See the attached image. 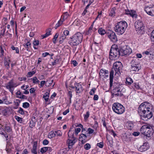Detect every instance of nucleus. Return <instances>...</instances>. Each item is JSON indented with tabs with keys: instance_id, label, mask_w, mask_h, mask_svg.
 <instances>
[{
	"instance_id": "f257e3e1",
	"label": "nucleus",
	"mask_w": 154,
	"mask_h": 154,
	"mask_svg": "<svg viewBox=\"0 0 154 154\" xmlns=\"http://www.w3.org/2000/svg\"><path fill=\"white\" fill-rule=\"evenodd\" d=\"M153 107L151 104L145 102L140 105L138 112L141 119L146 121L151 119L153 116Z\"/></svg>"
},
{
	"instance_id": "f03ea898",
	"label": "nucleus",
	"mask_w": 154,
	"mask_h": 154,
	"mask_svg": "<svg viewBox=\"0 0 154 154\" xmlns=\"http://www.w3.org/2000/svg\"><path fill=\"white\" fill-rule=\"evenodd\" d=\"M70 41L68 43L71 46H76L80 43L82 41L83 35L82 34L78 32L70 38Z\"/></svg>"
},
{
	"instance_id": "7ed1b4c3",
	"label": "nucleus",
	"mask_w": 154,
	"mask_h": 154,
	"mask_svg": "<svg viewBox=\"0 0 154 154\" xmlns=\"http://www.w3.org/2000/svg\"><path fill=\"white\" fill-rule=\"evenodd\" d=\"M131 52V49L126 45L123 47L122 45L119 46V48H118L117 45H116V54L118 53L119 56H123L129 55Z\"/></svg>"
},
{
	"instance_id": "20e7f679",
	"label": "nucleus",
	"mask_w": 154,
	"mask_h": 154,
	"mask_svg": "<svg viewBox=\"0 0 154 154\" xmlns=\"http://www.w3.org/2000/svg\"><path fill=\"white\" fill-rule=\"evenodd\" d=\"M127 27V24L125 21H122L117 23L116 25V32L119 35L122 34Z\"/></svg>"
},
{
	"instance_id": "39448f33",
	"label": "nucleus",
	"mask_w": 154,
	"mask_h": 154,
	"mask_svg": "<svg viewBox=\"0 0 154 154\" xmlns=\"http://www.w3.org/2000/svg\"><path fill=\"white\" fill-rule=\"evenodd\" d=\"M152 128L151 125H144L140 129V131L142 134L146 137H149L152 134Z\"/></svg>"
},
{
	"instance_id": "423d86ee",
	"label": "nucleus",
	"mask_w": 154,
	"mask_h": 154,
	"mask_svg": "<svg viewBox=\"0 0 154 154\" xmlns=\"http://www.w3.org/2000/svg\"><path fill=\"white\" fill-rule=\"evenodd\" d=\"M70 128L68 133L69 139L67 140V143L69 149H71L72 146L75 143V138L74 136V131H73Z\"/></svg>"
},
{
	"instance_id": "0eeeda50",
	"label": "nucleus",
	"mask_w": 154,
	"mask_h": 154,
	"mask_svg": "<svg viewBox=\"0 0 154 154\" xmlns=\"http://www.w3.org/2000/svg\"><path fill=\"white\" fill-rule=\"evenodd\" d=\"M136 30L138 33H140L143 29L144 26L142 21L138 20L134 23Z\"/></svg>"
},
{
	"instance_id": "6e6552de",
	"label": "nucleus",
	"mask_w": 154,
	"mask_h": 154,
	"mask_svg": "<svg viewBox=\"0 0 154 154\" xmlns=\"http://www.w3.org/2000/svg\"><path fill=\"white\" fill-rule=\"evenodd\" d=\"M144 10L148 15L152 16H154V5H153L145 6Z\"/></svg>"
},
{
	"instance_id": "1a4fd4ad",
	"label": "nucleus",
	"mask_w": 154,
	"mask_h": 154,
	"mask_svg": "<svg viewBox=\"0 0 154 154\" xmlns=\"http://www.w3.org/2000/svg\"><path fill=\"white\" fill-rule=\"evenodd\" d=\"M116 45H113L111 48L110 52L109 58L111 60H115L116 58Z\"/></svg>"
},
{
	"instance_id": "9d476101",
	"label": "nucleus",
	"mask_w": 154,
	"mask_h": 154,
	"mask_svg": "<svg viewBox=\"0 0 154 154\" xmlns=\"http://www.w3.org/2000/svg\"><path fill=\"white\" fill-rule=\"evenodd\" d=\"M116 62H114L113 64V67L112 68L111 71L110 72L109 76L110 80V88H111L112 86V83L113 81V78L114 75V71L116 70Z\"/></svg>"
},
{
	"instance_id": "9b49d317",
	"label": "nucleus",
	"mask_w": 154,
	"mask_h": 154,
	"mask_svg": "<svg viewBox=\"0 0 154 154\" xmlns=\"http://www.w3.org/2000/svg\"><path fill=\"white\" fill-rule=\"evenodd\" d=\"M124 111L123 106L119 103H116V113L121 114L123 113Z\"/></svg>"
},
{
	"instance_id": "f8f14e48",
	"label": "nucleus",
	"mask_w": 154,
	"mask_h": 154,
	"mask_svg": "<svg viewBox=\"0 0 154 154\" xmlns=\"http://www.w3.org/2000/svg\"><path fill=\"white\" fill-rule=\"evenodd\" d=\"M123 89L122 85L121 84L120 85L119 83L116 84V95L121 97L123 95V93L122 91Z\"/></svg>"
},
{
	"instance_id": "ddd939ff",
	"label": "nucleus",
	"mask_w": 154,
	"mask_h": 154,
	"mask_svg": "<svg viewBox=\"0 0 154 154\" xmlns=\"http://www.w3.org/2000/svg\"><path fill=\"white\" fill-rule=\"evenodd\" d=\"M14 83L12 81L9 82L6 86V88L8 89L12 94L14 90V87H15Z\"/></svg>"
},
{
	"instance_id": "4468645a",
	"label": "nucleus",
	"mask_w": 154,
	"mask_h": 154,
	"mask_svg": "<svg viewBox=\"0 0 154 154\" xmlns=\"http://www.w3.org/2000/svg\"><path fill=\"white\" fill-rule=\"evenodd\" d=\"M122 63L119 61L116 62V75L118 74L119 76L120 74V70L122 69Z\"/></svg>"
},
{
	"instance_id": "2eb2a0df",
	"label": "nucleus",
	"mask_w": 154,
	"mask_h": 154,
	"mask_svg": "<svg viewBox=\"0 0 154 154\" xmlns=\"http://www.w3.org/2000/svg\"><path fill=\"white\" fill-rule=\"evenodd\" d=\"M149 147L148 146V143L145 142L143 143V145L140 146V147L139 148L138 150L141 152H143L149 149Z\"/></svg>"
},
{
	"instance_id": "dca6fc26",
	"label": "nucleus",
	"mask_w": 154,
	"mask_h": 154,
	"mask_svg": "<svg viewBox=\"0 0 154 154\" xmlns=\"http://www.w3.org/2000/svg\"><path fill=\"white\" fill-rule=\"evenodd\" d=\"M75 85L76 93H80L83 91V89L81 84L78 83H76L75 84Z\"/></svg>"
},
{
	"instance_id": "f3484780",
	"label": "nucleus",
	"mask_w": 154,
	"mask_h": 154,
	"mask_svg": "<svg viewBox=\"0 0 154 154\" xmlns=\"http://www.w3.org/2000/svg\"><path fill=\"white\" fill-rule=\"evenodd\" d=\"M125 13L127 14H129L133 18H137V15L135 11L134 10H129L128 9L125 10Z\"/></svg>"
},
{
	"instance_id": "a211bd4d",
	"label": "nucleus",
	"mask_w": 154,
	"mask_h": 154,
	"mask_svg": "<svg viewBox=\"0 0 154 154\" xmlns=\"http://www.w3.org/2000/svg\"><path fill=\"white\" fill-rule=\"evenodd\" d=\"M108 37L111 40L114 42L115 41L116 35L115 33L114 32L110 30L108 32Z\"/></svg>"
},
{
	"instance_id": "6ab92c4d",
	"label": "nucleus",
	"mask_w": 154,
	"mask_h": 154,
	"mask_svg": "<svg viewBox=\"0 0 154 154\" xmlns=\"http://www.w3.org/2000/svg\"><path fill=\"white\" fill-rule=\"evenodd\" d=\"M37 141H34L33 143V145L32 149L31 150V152L34 154H37Z\"/></svg>"
},
{
	"instance_id": "aec40b11",
	"label": "nucleus",
	"mask_w": 154,
	"mask_h": 154,
	"mask_svg": "<svg viewBox=\"0 0 154 154\" xmlns=\"http://www.w3.org/2000/svg\"><path fill=\"white\" fill-rule=\"evenodd\" d=\"M87 136L86 134L84 133H82L80 135L79 140L81 141L82 144H84L86 142V140L87 139Z\"/></svg>"
},
{
	"instance_id": "412c9836",
	"label": "nucleus",
	"mask_w": 154,
	"mask_h": 154,
	"mask_svg": "<svg viewBox=\"0 0 154 154\" xmlns=\"http://www.w3.org/2000/svg\"><path fill=\"white\" fill-rule=\"evenodd\" d=\"M152 49L151 48L148 49L145 51L143 52L142 53V54L143 55H147L149 57L153 55L152 51H151Z\"/></svg>"
},
{
	"instance_id": "4be33fe9",
	"label": "nucleus",
	"mask_w": 154,
	"mask_h": 154,
	"mask_svg": "<svg viewBox=\"0 0 154 154\" xmlns=\"http://www.w3.org/2000/svg\"><path fill=\"white\" fill-rule=\"evenodd\" d=\"M51 28H48L47 30L46 33L42 35V38H45L47 37L50 35L51 34Z\"/></svg>"
},
{
	"instance_id": "5701e85b",
	"label": "nucleus",
	"mask_w": 154,
	"mask_h": 154,
	"mask_svg": "<svg viewBox=\"0 0 154 154\" xmlns=\"http://www.w3.org/2000/svg\"><path fill=\"white\" fill-rule=\"evenodd\" d=\"M23 46L26 49L27 51H30L29 48L31 47V44L28 41L26 44H23Z\"/></svg>"
},
{
	"instance_id": "b1692460",
	"label": "nucleus",
	"mask_w": 154,
	"mask_h": 154,
	"mask_svg": "<svg viewBox=\"0 0 154 154\" xmlns=\"http://www.w3.org/2000/svg\"><path fill=\"white\" fill-rule=\"evenodd\" d=\"M33 48L35 49H37L38 48L39 41L37 40H35L33 42Z\"/></svg>"
},
{
	"instance_id": "393cba45",
	"label": "nucleus",
	"mask_w": 154,
	"mask_h": 154,
	"mask_svg": "<svg viewBox=\"0 0 154 154\" xmlns=\"http://www.w3.org/2000/svg\"><path fill=\"white\" fill-rule=\"evenodd\" d=\"M50 93L48 92H46L43 96L42 97L44 98L45 101H48Z\"/></svg>"
},
{
	"instance_id": "a878e982",
	"label": "nucleus",
	"mask_w": 154,
	"mask_h": 154,
	"mask_svg": "<svg viewBox=\"0 0 154 154\" xmlns=\"http://www.w3.org/2000/svg\"><path fill=\"white\" fill-rule=\"evenodd\" d=\"M111 98L110 100V102H111L112 103L113 102V100H114L113 99V98L116 95V94H115V93L116 92V89H113L111 91Z\"/></svg>"
},
{
	"instance_id": "bb28decb",
	"label": "nucleus",
	"mask_w": 154,
	"mask_h": 154,
	"mask_svg": "<svg viewBox=\"0 0 154 154\" xmlns=\"http://www.w3.org/2000/svg\"><path fill=\"white\" fill-rule=\"evenodd\" d=\"M133 81L132 79L130 77H127L126 79V84L127 85H130Z\"/></svg>"
},
{
	"instance_id": "cd10ccee",
	"label": "nucleus",
	"mask_w": 154,
	"mask_h": 154,
	"mask_svg": "<svg viewBox=\"0 0 154 154\" xmlns=\"http://www.w3.org/2000/svg\"><path fill=\"white\" fill-rule=\"evenodd\" d=\"M55 136L56 134L53 131H50L48 134V137L50 139H51L54 137Z\"/></svg>"
},
{
	"instance_id": "c85d7f7f",
	"label": "nucleus",
	"mask_w": 154,
	"mask_h": 154,
	"mask_svg": "<svg viewBox=\"0 0 154 154\" xmlns=\"http://www.w3.org/2000/svg\"><path fill=\"white\" fill-rule=\"evenodd\" d=\"M98 32L100 34L102 35H104L106 33L105 30L102 28H100L99 29Z\"/></svg>"
},
{
	"instance_id": "c756f323",
	"label": "nucleus",
	"mask_w": 154,
	"mask_h": 154,
	"mask_svg": "<svg viewBox=\"0 0 154 154\" xmlns=\"http://www.w3.org/2000/svg\"><path fill=\"white\" fill-rule=\"evenodd\" d=\"M116 8L114 7L112 9L109 14V15L111 17H114L115 16V11Z\"/></svg>"
},
{
	"instance_id": "7c9ffc66",
	"label": "nucleus",
	"mask_w": 154,
	"mask_h": 154,
	"mask_svg": "<svg viewBox=\"0 0 154 154\" xmlns=\"http://www.w3.org/2000/svg\"><path fill=\"white\" fill-rule=\"evenodd\" d=\"M66 37L65 35H62L59 38V43L60 44H62L64 40L66 39Z\"/></svg>"
},
{
	"instance_id": "2f4dec72",
	"label": "nucleus",
	"mask_w": 154,
	"mask_h": 154,
	"mask_svg": "<svg viewBox=\"0 0 154 154\" xmlns=\"http://www.w3.org/2000/svg\"><path fill=\"white\" fill-rule=\"evenodd\" d=\"M140 69V65H137V66H136L134 67L133 66V67H131L132 70L135 71H138Z\"/></svg>"
},
{
	"instance_id": "473e14b6",
	"label": "nucleus",
	"mask_w": 154,
	"mask_h": 154,
	"mask_svg": "<svg viewBox=\"0 0 154 154\" xmlns=\"http://www.w3.org/2000/svg\"><path fill=\"white\" fill-rule=\"evenodd\" d=\"M36 121L33 120V119H32L31 121L29 122V127L31 128H32L34 127L35 125V123Z\"/></svg>"
},
{
	"instance_id": "72a5a7b5",
	"label": "nucleus",
	"mask_w": 154,
	"mask_h": 154,
	"mask_svg": "<svg viewBox=\"0 0 154 154\" xmlns=\"http://www.w3.org/2000/svg\"><path fill=\"white\" fill-rule=\"evenodd\" d=\"M51 148L50 147H45L43 148H42L41 149L40 152H41L42 153H45L46 152L47 150L48 149H50Z\"/></svg>"
},
{
	"instance_id": "f704fd0d",
	"label": "nucleus",
	"mask_w": 154,
	"mask_h": 154,
	"mask_svg": "<svg viewBox=\"0 0 154 154\" xmlns=\"http://www.w3.org/2000/svg\"><path fill=\"white\" fill-rule=\"evenodd\" d=\"M31 79L32 80L33 83L34 84H37L39 82V81L36 76H34L33 78H31Z\"/></svg>"
},
{
	"instance_id": "c9c22d12",
	"label": "nucleus",
	"mask_w": 154,
	"mask_h": 154,
	"mask_svg": "<svg viewBox=\"0 0 154 154\" xmlns=\"http://www.w3.org/2000/svg\"><path fill=\"white\" fill-rule=\"evenodd\" d=\"M54 82V80H52L51 81L48 80L46 82V86L47 87H49L51 86Z\"/></svg>"
},
{
	"instance_id": "e433bc0d",
	"label": "nucleus",
	"mask_w": 154,
	"mask_h": 154,
	"mask_svg": "<svg viewBox=\"0 0 154 154\" xmlns=\"http://www.w3.org/2000/svg\"><path fill=\"white\" fill-rule=\"evenodd\" d=\"M35 73V71H32L31 72H28L27 75V77H30L32 76Z\"/></svg>"
},
{
	"instance_id": "4c0bfd02",
	"label": "nucleus",
	"mask_w": 154,
	"mask_h": 154,
	"mask_svg": "<svg viewBox=\"0 0 154 154\" xmlns=\"http://www.w3.org/2000/svg\"><path fill=\"white\" fill-rule=\"evenodd\" d=\"M59 35V34L56 33L54 36L53 38V42L54 44H55L56 43V39L57 38Z\"/></svg>"
},
{
	"instance_id": "58836bf2",
	"label": "nucleus",
	"mask_w": 154,
	"mask_h": 154,
	"mask_svg": "<svg viewBox=\"0 0 154 154\" xmlns=\"http://www.w3.org/2000/svg\"><path fill=\"white\" fill-rule=\"evenodd\" d=\"M84 147L85 150H88L91 148V146L89 143H87L84 145Z\"/></svg>"
},
{
	"instance_id": "ea45409f",
	"label": "nucleus",
	"mask_w": 154,
	"mask_h": 154,
	"mask_svg": "<svg viewBox=\"0 0 154 154\" xmlns=\"http://www.w3.org/2000/svg\"><path fill=\"white\" fill-rule=\"evenodd\" d=\"M15 119L18 122L22 123V119L17 116H14Z\"/></svg>"
},
{
	"instance_id": "a19ab883",
	"label": "nucleus",
	"mask_w": 154,
	"mask_h": 154,
	"mask_svg": "<svg viewBox=\"0 0 154 154\" xmlns=\"http://www.w3.org/2000/svg\"><path fill=\"white\" fill-rule=\"evenodd\" d=\"M5 131L8 132H11L12 131L11 128L9 126H5Z\"/></svg>"
},
{
	"instance_id": "79ce46f5",
	"label": "nucleus",
	"mask_w": 154,
	"mask_h": 154,
	"mask_svg": "<svg viewBox=\"0 0 154 154\" xmlns=\"http://www.w3.org/2000/svg\"><path fill=\"white\" fill-rule=\"evenodd\" d=\"M21 102L20 100L18 99H16L14 101V105L15 106H19L20 103Z\"/></svg>"
},
{
	"instance_id": "37998d69",
	"label": "nucleus",
	"mask_w": 154,
	"mask_h": 154,
	"mask_svg": "<svg viewBox=\"0 0 154 154\" xmlns=\"http://www.w3.org/2000/svg\"><path fill=\"white\" fill-rule=\"evenodd\" d=\"M63 21L60 20L58 21V22L56 24L55 26V28L56 29L57 27L61 25L63 23Z\"/></svg>"
},
{
	"instance_id": "c03bdc74",
	"label": "nucleus",
	"mask_w": 154,
	"mask_h": 154,
	"mask_svg": "<svg viewBox=\"0 0 154 154\" xmlns=\"http://www.w3.org/2000/svg\"><path fill=\"white\" fill-rule=\"evenodd\" d=\"M92 28L93 26L92 25L89 28L88 31L86 32V34L87 35L90 34L92 32Z\"/></svg>"
},
{
	"instance_id": "a18cd8bd",
	"label": "nucleus",
	"mask_w": 154,
	"mask_h": 154,
	"mask_svg": "<svg viewBox=\"0 0 154 154\" xmlns=\"http://www.w3.org/2000/svg\"><path fill=\"white\" fill-rule=\"evenodd\" d=\"M68 15L69 14L67 12H65L62 15L63 20V21L67 18Z\"/></svg>"
},
{
	"instance_id": "49530a36",
	"label": "nucleus",
	"mask_w": 154,
	"mask_h": 154,
	"mask_svg": "<svg viewBox=\"0 0 154 154\" xmlns=\"http://www.w3.org/2000/svg\"><path fill=\"white\" fill-rule=\"evenodd\" d=\"M59 59L58 58L55 59L53 62H52L51 63L52 65L53 66H54L55 65H56L58 64L59 63Z\"/></svg>"
},
{
	"instance_id": "de8ad7c7",
	"label": "nucleus",
	"mask_w": 154,
	"mask_h": 154,
	"mask_svg": "<svg viewBox=\"0 0 154 154\" xmlns=\"http://www.w3.org/2000/svg\"><path fill=\"white\" fill-rule=\"evenodd\" d=\"M131 67H133V66H135L137 65H140L139 64H137L135 61L134 60H132L131 62Z\"/></svg>"
},
{
	"instance_id": "09e8293b",
	"label": "nucleus",
	"mask_w": 154,
	"mask_h": 154,
	"mask_svg": "<svg viewBox=\"0 0 154 154\" xmlns=\"http://www.w3.org/2000/svg\"><path fill=\"white\" fill-rule=\"evenodd\" d=\"M11 48L12 50H15L16 53L18 54L19 53V49L18 48L15 47L14 46H12L11 47Z\"/></svg>"
},
{
	"instance_id": "8fccbe9b",
	"label": "nucleus",
	"mask_w": 154,
	"mask_h": 154,
	"mask_svg": "<svg viewBox=\"0 0 154 154\" xmlns=\"http://www.w3.org/2000/svg\"><path fill=\"white\" fill-rule=\"evenodd\" d=\"M30 104L28 102H25L23 104V107L25 108H27L29 107Z\"/></svg>"
},
{
	"instance_id": "3c124183",
	"label": "nucleus",
	"mask_w": 154,
	"mask_h": 154,
	"mask_svg": "<svg viewBox=\"0 0 154 154\" xmlns=\"http://www.w3.org/2000/svg\"><path fill=\"white\" fill-rule=\"evenodd\" d=\"M17 112L21 115H23L25 114V112L22 108L21 107L19 108V110Z\"/></svg>"
},
{
	"instance_id": "603ef678",
	"label": "nucleus",
	"mask_w": 154,
	"mask_h": 154,
	"mask_svg": "<svg viewBox=\"0 0 154 154\" xmlns=\"http://www.w3.org/2000/svg\"><path fill=\"white\" fill-rule=\"evenodd\" d=\"M90 115L89 112L88 111L86 112L85 114H84V119L85 120H86L88 118Z\"/></svg>"
},
{
	"instance_id": "864d4df0",
	"label": "nucleus",
	"mask_w": 154,
	"mask_h": 154,
	"mask_svg": "<svg viewBox=\"0 0 154 154\" xmlns=\"http://www.w3.org/2000/svg\"><path fill=\"white\" fill-rule=\"evenodd\" d=\"M46 82L45 81H41L40 82V84H39V85H40L39 86V87L40 88H41L45 84L46 85Z\"/></svg>"
},
{
	"instance_id": "5fc2aeb1",
	"label": "nucleus",
	"mask_w": 154,
	"mask_h": 154,
	"mask_svg": "<svg viewBox=\"0 0 154 154\" xmlns=\"http://www.w3.org/2000/svg\"><path fill=\"white\" fill-rule=\"evenodd\" d=\"M5 30V29L4 28L1 30V33H0V36L1 38H2V36L4 35Z\"/></svg>"
},
{
	"instance_id": "6e6d98bb",
	"label": "nucleus",
	"mask_w": 154,
	"mask_h": 154,
	"mask_svg": "<svg viewBox=\"0 0 154 154\" xmlns=\"http://www.w3.org/2000/svg\"><path fill=\"white\" fill-rule=\"evenodd\" d=\"M97 146L100 148H102L103 146V142H100L98 143L97 144Z\"/></svg>"
},
{
	"instance_id": "4d7b16f0",
	"label": "nucleus",
	"mask_w": 154,
	"mask_h": 154,
	"mask_svg": "<svg viewBox=\"0 0 154 154\" xmlns=\"http://www.w3.org/2000/svg\"><path fill=\"white\" fill-rule=\"evenodd\" d=\"M4 64L5 67L7 69H8L9 67L10 63L8 61H5L4 62Z\"/></svg>"
},
{
	"instance_id": "13d9d810",
	"label": "nucleus",
	"mask_w": 154,
	"mask_h": 154,
	"mask_svg": "<svg viewBox=\"0 0 154 154\" xmlns=\"http://www.w3.org/2000/svg\"><path fill=\"white\" fill-rule=\"evenodd\" d=\"M17 97L20 99H26L27 98V97L26 96L23 94H21V96H17Z\"/></svg>"
},
{
	"instance_id": "bf43d9fd",
	"label": "nucleus",
	"mask_w": 154,
	"mask_h": 154,
	"mask_svg": "<svg viewBox=\"0 0 154 154\" xmlns=\"http://www.w3.org/2000/svg\"><path fill=\"white\" fill-rule=\"evenodd\" d=\"M55 133L57 134L58 136H61L62 135V133L61 131L59 130L55 131Z\"/></svg>"
},
{
	"instance_id": "052dcab7",
	"label": "nucleus",
	"mask_w": 154,
	"mask_h": 154,
	"mask_svg": "<svg viewBox=\"0 0 154 154\" xmlns=\"http://www.w3.org/2000/svg\"><path fill=\"white\" fill-rule=\"evenodd\" d=\"M87 131H88V134H92L94 132V130L90 128H88Z\"/></svg>"
},
{
	"instance_id": "680f3d73",
	"label": "nucleus",
	"mask_w": 154,
	"mask_h": 154,
	"mask_svg": "<svg viewBox=\"0 0 154 154\" xmlns=\"http://www.w3.org/2000/svg\"><path fill=\"white\" fill-rule=\"evenodd\" d=\"M98 126V124L97 122L96 121H94V124L93 127V128L95 130H97V127Z\"/></svg>"
},
{
	"instance_id": "e2e57ef3",
	"label": "nucleus",
	"mask_w": 154,
	"mask_h": 154,
	"mask_svg": "<svg viewBox=\"0 0 154 154\" xmlns=\"http://www.w3.org/2000/svg\"><path fill=\"white\" fill-rule=\"evenodd\" d=\"M96 90V89L95 88H93L91 90L90 92V94L91 95H93L95 93V91Z\"/></svg>"
},
{
	"instance_id": "0e129e2a",
	"label": "nucleus",
	"mask_w": 154,
	"mask_h": 154,
	"mask_svg": "<svg viewBox=\"0 0 154 154\" xmlns=\"http://www.w3.org/2000/svg\"><path fill=\"white\" fill-rule=\"evenodd\" d=\"M81 131V128H77L75 129V135H77L78 133Z\"/></svg>"
},
{
	"instance_id": "69168bd1",
	"label": "nucleus",
	"mask_w": 154,
	"mask_h": 154,
	"mask_svg": "<svg viewBox=\"0 0 154 154\" xmlns=\"http://www.w3.org/2000/svg\"><path fill=\"white\" fill-rule=\"evenodd\" d=\"M68 95L69 97V100L70 102H71V99L72 96V92L71 91H69L68 92Z\"/></svg>"
},
{
	"instance_id": "338daca9",
	"label": "nucleus",
	"mask_w": 154,
	"mask_h": 154,
	"mask_svg": "<svg viewBox=\"0 0 154 154\" xmlns=\"http://www.w3.org/2000/svg\"><path fill=\"white\" fill-rule=\"evenodd\" d=\"M134 86L136 89L138 90L140 88V86H139V84L138 83H134Z\"/></svg>"
},
{
	"instance_id": "774afa93",
	"label": "nucleus",
	"mask_w": 154,
	"mask_h": 154,
	"mask_svg": "<svg viewBox=\"0 0 154 154\" xmlns=\"http://www.w3.org/2000/svg\"><path fill=\"white\" fill-rule=\"evenodd\" d=\"M63 35H65L66 37V35H69V32L67 30H65L63 32Z\"/></svg>"
}]
</instances>
